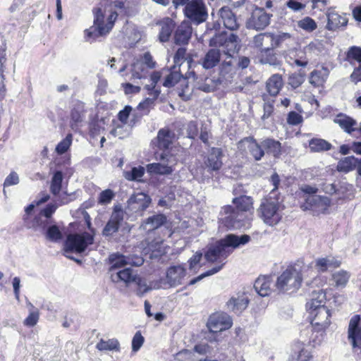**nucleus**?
<instances>
[{
  "label": "nucleus",
  "mask_w": 361,
  "mask_h": 361,
  "mask_svg": "<svg viewBox=\"0 0 361 361\" xmlns=\"http://www.w3.org/2000/svg\"><path fill=\"white\" fill-rule=\"evenodd\" d=\"M166 221V217L164 214H155L147 218L142 224L144 230L151 231L159 228Z\"/></svg>",
  "instance_id": "c9c22d12"
},
{
  "label": "nucleus",
  "mask_w": 361,
  "mask_h": 361,
  "mask_svg": "<svg viewBox=\"0 0 361 361\" xmlns=\"http://www.w3.org/2000/svg\"><path fill=\"white\" fill-rule=\"evenodd\" d=\"M222 157L223 153L220 148L212 147L204 162L207 171H219L223 165Z\"/></svg>",
  "instance_id": "412c9836"
},
{
  "label": "nucleus",
  "mask_w": 361,
  "mask_h": 361,
  "mask_svg": "<svg viewBox=\"0 0 361 361\" xmlns=\"http://www.w3.org/2000/svg\"><path fill=\"white\" fill-rule=\"evenodd\" d=\"M174 27V25L171 20L168 19L164 22L159 32V40L162 42H167L169 39L172 30Z\"/></svg>",
  "instance_id": "864d4df0"
},
{
  "label": "nucleus",
  "mask_w": 361,
  "mask_h": 361,
  "mask_svg": "<svg viewBox=\"0 0 361 361\" xmlns=\"http://www.w3.org/2000/svg\"><path fill=\"white\" fill-rule=\"evenodd\" d=\"M327 24L326 28L330 31H336L344 27L348 24V18L345 15H341L334 10H329L327 13Z\"/></svg>",
  "instance_id": "4be33fe9"
},
{
  "label": "nucleus",
  "mask_w": 361,
  "mask_h": 361,
  "mask_svg": "<svg viewBox=\"0 0 361 361\" xmlns=\"http://www.w3.org/2000/svg\"><path fill=\"white\" fill-rule=\"evenodd\" d=\"M136 272L130 268H123L111 274V279L114 283H123L126 286L131 284L135 279Z\"/></svg>",
  "instance_id": "b1692460"
},
{
  "label": "nucleus",
  "mask_w": 361,
  "mask_h": 361,
  "mask_svg": "<svg viewBox=\"0 0 361 361\" xmlns=\"http://www.w3.org/2000/svg\"><path fill=\"white\" fill-rule=\"evenodd\" d=\"M219 13L224 26L227 29L235 30L238 28L239 24L237 21V18L229 8H221Z\"/></svg>",
  "instance_id": "7c9ffc66"
},
{
  "label": "nucleus",
  "mask_w": 361,
  "mask_h": 361,
  "mask_svg": "<svg viewBox=\"0 0 361 361\" xmlns=\"http://www.w3.org/2000/svg\"><path fill=\"white\" fill-rule=\"evenodd\" d=\"M159 160L163 163H152L146 166V170L149 174L169 175L173 169L172 165L175 164L173 157L165 152L159 155Z\"/></svg>",
  "instance_id": "4468645a"
},
{
  "label": "nucleus",
  "mask_w": 361,
  "mask_h": 361,
  "mask_svg": "<svg viewBox=\"0 0 361 361\" xmlns=\"http://www.w3.org/2000/svg\"><path fill=\"white\" fill-rule=\"evenodd\" d=\"M309 312L312 330L320 332L328 328L331 323L329 319L331 314L326 307H319V308Z\"/></svg>",
  "instance_id": "9b49d317"
},
{
  "label": "nucleus",
  "mask_w": 361,
  "mask_h": 361,
  "mask_svg": "<svg viewBox=\"0 0 361 361\" xmlns=\"http://www.w3.org/2000/svg\"><path fill=\"white\" fill-rule=\"evenodd\" d=\"M85 104L77 101L73 104L70 115V126L72 130L77 131L82 126L85 118Z\"/></svg>",
  "instance_id": "aec40b11"
},
{
  "label": "nucleus",
  "mask_w": 361,
  "mask_h": 361,
  "mask_svg": "<svg viewBox=\"0 0 361 361\" xmlns=\"http://www.w3.org/2000/svg\"><path fill=\"white\" fill-rule=\"evenodd\" d=\"M235 208L231 205L225 206L221 212L220 220L228 228H240L245 226L246 216L244 212L253 210L252 198L242 195L233 199Z\"/></svg>",
  "instance_id": "7ed1b4c3"
},
{
  "label": "nucleus",
  "mask_w": 361,
  "mask_h": 361,
  "mask_svg": "<svg viewBox=\"0 0 361 361\" xmlns=\"http://www.w3.org/2000/svg\"><path fill=\"white\" fill-rule=\"evenodd\" d=\"M271 15L267 13L263 8H256L247 20L246 26L249 29L256 30H264L270 23Z\"/></svg>",
  "instance_id": "2eb2a0df"
},
{
  "label": "nucleus",
  "mask_w": 361,
  "mask_h": 361,
  "mask_svg": "<svg viewBox=\"0 0 361 361\" xmlns=\"http://www.w3.org/2000/svg\"><path fill=\"white\" fill-rule=\"evenodd\" d=\"M332 145L321 138H312L309 141V147L312 152H322L331 149Z\"/></svg>",
  "instance_id": "79ce46f5"
},
{
  "label": "nucleus",
  "mask_w": 361,
  "mask_h": 361,
  "mask_svg": "<svg viewBox=\"0 0 361 361\" xmlns=\"http://www.w3.org/2000/svg\"><path fill=\"white\" fill-rule=\"evenodd\" d=\"M148 94L152 97L145 99L142 102H140L138 105V109L143 111V114H147L149 110L153 108L154 101L157 99L160 94V90H154V92H148Z\"/></svg>",
  "instance_id": "de8ad7c7"
},
{
  "label": "nucleus",
  "mask_w": 361,
  "mask_h": 361,
  "mask_svg": "<svg viewBox=\"0 0 361 361\" xmlns=\"http://www.w3.org/2000/svg\"><path fill=\"white\" fill-rule=\"evenodd\" d=\"M96 348L99 351L110 350L120 351V343L116 338L108 340L101 339L96 345Z\"/></svg>",
  "instance_id": "c03bdc74"
},
{
  "label": "nucleus",
  "mask_w": 361,
  "mask_h": 361,
  "mask_svg": "<svg viewBox=\"0 0 361 361\" xmlns=\"http://www.w3.org/2000/svg\"><path fill=\"white\" fill-rule=\"evenodd\" d=\"M305 81V75L300 73H294L288 78V85L295 89L300 87Z\"/></svg>",
  "instance_id": "680f3d73"
},
{
  "label": "nucleus",
  "mask_w": 361,
  "mask_h": 361,
  "mask_svg": "<svg viewBox=\"0 0 361 361\" xmlns=\"http://www.w3.org/2000/svg\"><path fill=\"white\" fill-rule=\"evenodd\" d=\"M157 282V281H152L151 284L147 285V281L138 276L137 274L135 275V279L133 280V283H135L137 288V294L140 296L144 295L152 289H154L153 285Z\"/></svg>",
  "instance_id": "3c124183"
},
{
  "label": "nucleus",
  "mask_w": 361,
  "mask_h": 361,
  "mask_svg": "<svg viewBox=\"0 0 361 361\" xmlns=\"http://www.w3.org/2000/svg\"><path fill=\"white\" fill-rule=\"evenodd\" d=\"M23 221L26 228L43 233L53 221L52 219L44 217L40 213L35 217L25 216Z\"/></svg>",
  "instance_id": "6ab92c4d"
},
{
  "label": "nucleus",
  "mask_w": 361,
  "mask_h": 361,
  "mask_svg": "<svg viewBox=\"0 0 361 361\" xmlns=\"http://www.w3.org/2000/svg\"><path fill=\"white\" fill-rule=\"evenodd\" d=\"M187 78L188 79L192 78L196 81V87L197 89L202 90L205 92H210L215 90L216 84L214 80L209 78H205L204 81L202 79L198 80L196 73L194 71H189Z\"/></svg>",
  "instance_id": "2f4dec72"
},
{
  "label": "nucleus",
  "mask_w": 361,
  "mask_h": 361,
  "mask_svg": "<svg viewBox=\"0 0 361 361\" xmlns=\"http://www.w3.org/2000/svg\"><path fill=\"white\" fill-rule=\"evenodd\" d=\"M326 299L325 293L322 290L314 292L310 302L306 305V307L309 312L319 308V307H326L324 302Z\"/></svg>",
  "instance_id": "a19ab883"
},
{
  "label": "nucleus",
  "mask_w": 361,
  "mask_h": 361,
  "mask_svg": "<svg viewBox=\"0 0 361 361\" xmlns=\"http://www.w3.org/2000/svg\"><path fill=\"white\" fill-rule=\"evenodd\" d=\"M360 320V315H353L350 319L348 328V340L352 346L353 351L357 355H361Z\"/></svg>",
  "instance_id": "9d476101"
},
{
  "label": "nucleus",
  "mask_w": 361,
  "mask_h": 361,
  "mask_svg": "<svg viewBox=\"0 0 361 361\" xmlns=\"http://www.w3.org/2000/svg\"><path fill=\"white\" fill-rule=\"evenodd\" d=\"M271 40V34L269 32H264L255 36L252 42L254 47L259 49L260 51L265 49V51L267 52L270 48Z\"/></svg>",
  "instance_id": "4c0bfd02"
},
{
  "label": "nucleus",
  "mask_w": 361,
  "mask_h": 361,
  "mask_svg": "<svg viewBox=\"0 0 361 361\" xmlns=\"http://www.w3.org/2000/svg\"><path fill=\"white\" fill-rule=\"evenodd\" d=\"M145 169L143 166H139L133 167L129 171H124V177L128 180L140 181V178L143 176Z\"/></svg>",
  "instance_id": "6e6d98bb"
},
{
  "label": "nucleus",
  "mask_w": 361,
  "mask_h": 361,
  "mask_svg": "<svg viewBox=\"0 0 361 361\" xmlns=\"http://www.w3.org/2000/svg\"><path fill=\"white\" fill-rule=\"evenodd\" d=\"M183 13L196 25L205 22L208 18L207 7L203 0H191L184 7Z\"/></svg>",
  "instance_id": "1a4fd4ad"
},
{
  "label": "nucleus",
  "mask_w": 361,
  "mask_h": 361,
  "mask_svg": "<svg viewBox=\"0 0 361 361\" xmlns=\"http://www.w3.org/2000/svg\"><path fill=\"white\" fill-rule=\"evenodd\" d=\"M238 148L240 150H248L251 156L256 161H259L264 156L263 146L259 145L252 137H247L238 143Z\"/></svg>",
  "instance_id": "a211bd4d"
},
{
  "label": "nucleus",
  "mask_w": 361,
  "mask_h": 361,
  "mask_svg": "<svg viewBox=\"0 0 361 361\" xmlns=\"http://www.w3.org/2000/svg\"><path fill=\"white\" fill-rule=\"evenodd\" d=\"M283 85V82L281 75L274 74L271 75L267 82V90L270 95L276 96L280 92Z\"/></svg>",
  "instance_id": "e433bc0d"
},
{
  "label": "nucleus",
  "mask_w": 361,
  "mask_h": 361,
  "mask_svg": "<svg viewBox=\"0 0 361 361\" xmlns=\"http://www.w3.org/2000/svg\"><path fill=\"white\" fill-rule=\"evenodd\" d=\"M262 145L267 150V152L278 158L281 154V144L280 142L272 139L267 138L262 142Z\"/></svg>",
  "instance_id": "58836bf2"
},
{
  "label": "nucleus",
  "mask_w": 361,
  "mask_h": 361,
  "mask_svg": "<svg viewBox=\"0 0 361 361\" xmlns=\"http://www.w3.org/2000/svg\"><path fill=\"white\" fill-rule=\"evenodd\" d=\"M345 61L353 64L354 62L361 63V47L352 46L345 53Z\"/></svg>",
  "instance_id": "603ef678"
},
{
  "label": "nucleus",
  "mask_w": 361,
  "mask_h": 361,
  "mask_svg": "<svg viewBox=\"0 0 361 361\" xmlns=\"http://www.w3.org/2000/svg\"><path fill=\"white\" fill-rule=\"evenodd\" d=\"M187 276V270L182 264L171 265L166 271V277L153 285L154 289H167L182 285Z\"/></svg>",
  "instance_id": "0eeeda50"
},
{
  "label": "nucleus",
  "mask_w": 361,
  "mask_h": 361,
  "mask_svg": "<svg viewBox=\"0 0 361 361\" xmlns=\"http://www.w3.org/2000/svg\"><path fill=\"white\" fill-rule=\"evenodd\" d=\"M357 159L354 157H346L341 159L337 164V170L343 173H348L354 169Z\"/></svg>",
  "instance_id": "a18cd8bd"
},
{
  "label": "nucleus",
  "mask_w": 361,
  "mask_h": 361,
  "mask_svg": "<svg viewBox=\"0 0 361 361\" xmlns=\"http://www.w3.org/2000/svg\"><path fill=\"white\" fill-rule=\"evenodd\" d=\"M290 38V35L288 33H282L278 35H274L271 34V41L270 44V48L273 49L277 47H279L280 44L286 39Z\"/></svg>",
  "instance_id": "338daca9"
},
{
  "label": "nucleus",
  "mask_w": 361,
  "mask_h": 361,
  "mask_svg": "<svg viewBox=\"0 0 361 361\" xmlns=\"http://www.w3.org/2000/svg\"><path fill=\"white\" fill-rule=\"evenodd\" d=\"M232 326V319L226 313L212 314L207 322V327L212 332H219L228 329Z\"/></svg>",
  "instance_id": "f3484780"
},
{
  "label": "nucleus",
  "mask_w": 361,
  "mask_h": 361,
  "mask_svg": "<svg viewBox=\"0 0 361 361\" xmlns=\"http://www.w3.org/2000/svg\"><path fill=\"white\" fill-rule=\"evenodd\" d=\"M109 262L111 264L109 270L113 273L121 268H123L126 265L141 266L144 259L142 257L137 255L125 256L121 254L114 253L109 256Z\"/></svg>",
  "instance_id": "f8f14e48"
},
{
  "label": "nucleus",
  "mask_w": 361,
  "mask_h": 361,
  "mask_svg": "<svg viewBox=\"0 0 361 361\" xmlns=\"http://www.w3.org/2000/svg\"><path fill=\"white\" fill-rule=\"evenodd\" d=\"M331 204V200L327 197L320 195H310L306 199V202L302 206L304 210L312 211L315 214L325 212Z\"/></svg>",
  "instance_id": "dca6fc26"
},
{
  "label": "nucleus",
  "mask_w": 361,
  "mask_h": 361,
  "mask_svg": "<svg viewBox=\"0 0 361 361\" xmlns=\"http://www.w3.org/2000/svg\"><path fill=\"white\" fill-rule=\"evenodd\" d=\"M174 135V133L168 128L160 129L156 140H153L152 143L156 145L160 149H168L173 142Z\"/></svg>",
  "instance_id": "c85d7f7f"
},
{
  "label": "nucleus",
  "mask_w": 361,
  "mask_h": 361,
  "mask_svg": "<svg viewBox=\"0 0 361 361\" xmlns=\"http://www.w3.org/2000/svg\"><path fill=\"white\" fill-rule=\"evenodd\" d=\"M250 240V237L248 235L238 236L228 234L216 243L210 245L204 253V257L208 262H216L217 266H221L222 268L226 259L233 250L245 245Z\"/></svg>",
  "instance_id": "f03ea898"
},
{
  "label": "nucleus",
  "mask_w": 361,
  "mask_h": 361,
  "mask_svg": "<svg viewBox=\"0 0 361 361\" xmlns=\"http://www.w3.org/2000/svg\"><path fill=\"white\" fill-rule=\"evenodd\" d=\"M123 219V212L121 209H114L110 219L103 229L104 235H111L118 231L119 226Z\"/></svg>",
  "instance_id": "5701e85b"
},
{
  "label": "nucleus",
  "mask_w": 361,
  "mask_h": 361,
  "mask_svg": "<svg viewBox=\"0 0 361 361\" xmlns=\"http://www.w3.org/2000/svg\"><path fill=\"white\" fill-rule=\"evenodd\" d=\"M27 306L29 307V314L25 319L23 324L28 327H32L35 326L39 321V312L31 302H28Z\"/></svg>",
  "instance_id": "09e8293b"
},
{
  "label": "nucleus",
  "mask_w": 361,
  "mask_h": 361,
  "mask_svg": "<svg viewBox=\"0 0 361 361\" xmlns=\"http://www.w3.org/2000/svg\"><path fill=\"white\" fill-rule=\"evenodd\" d=\"M109 11H106L104 8V4H99L93 9V25L84 32L86 41L91 42L109 34L116 20L115 13L111 12V10Z\"/></svg>",
  "instance_id": "20e7f679"
},
{
  "label": "nucleus",
  "mask_w": 361,
  "mask_h": 361,
  "mask_svg": "<svg viewBox=\"0 0 361 361\" xmlns=\"http://www.w3.org/2000/svg\"><path fill=\"white\" fill-rule=\"evenodd\" d=\"M125 124H118L114 128L111 130V134L120 139H123L129 135V130L124 128Z\"/></svg>",
  "instance_id": "774afa93"
},
{
  "label": "nucleus",
  "mask_w": 361,
  "mask_h": 361,
  "mask_svg": "<svg viewBox=\"0 0 361 361\" xmlns=\"http://www.w3.org/2000/svg\"><path fill=\"white\" fill-rule=\"evenodd\" d=\"M44 233L48 240L54 243L60 241L63 238L62 233L59 228L56 225L52 224V223L49 224Z\"/></svg>",
  "instance_id": "8fccbe9b"
},
{
  "label": "nucleus",
  "mask_w": 361,
  "mask_h": 361,
  "mask_svg": "<svg viewBox=\"0 0 361 361\" xmlns=\"http://www.w3.org/2000/svg\"><path fill=\"white\" fill-rule=\"evenodd\" d=\"M210 46L222 48L224 53L228 56V61H224L221 66L220 75L226 81H231L236 75L237 68L232 55L237 52L240 47L238 37L233 33L222 32L216 34L210 39Z\"/></svg>",
  "instance_id": "f257e3e1"
},
{
  "label": "nucleus",
  "mask_w": 361,
  "mask_h": 361,
  "mask_svg": "<svg viewBox=\"0 0 361 361\" xmlns=\"http://www.w3.org/2000/svg\"><path fill=\"white\" fill-rule=\"evenodd\" d=\"M169 72L165 76L163 85L166 87H173L181 78L182 75L180 73L179 68L173 66L171 69L166 71Z\"/></svg>",
  "instance_id": "37998d69"
},
{
  "label": "nucleus",
  "mask_w": 361,
  "mask_h": 361,
  "mask_svg": "<svg viewBox=\"0 0 361 361\" xmlns=\"http://www.w3.org/2000/svg\"><path fill=\"white\" fill-rule=\"evenodd\" d=\"M350 276V274L344 270L336 271L332 276L336 286L342 288L346 286Z\"/></svg>",
  "instance_id": "5fc2aeb1"
},
{
  "label": "nucleus",
  "mask_w": 361,
  "mask_h": 361,
  "mask_svg": "<svg viewBox=\"0 0 361 361\" xmlns=\"http://www.w3.org/2000/svg\"><path fill=\"white\" fill-rule=\"evenodd\" d=\"M220 61V51L216 49H210L205 55L202 66L205 69H209L218 64Z\"/></svg>",
  "instance_id": "ea45409f"
},
{
  "label": "nucleus",
  "mask_w": 361,
  "mask_h": 361,
  "mask_svg": "<svg viewBox=\"0 0 361 361\" xmlns=\"http://www.w3.org/2000/svg\"><path fill=\"white\" fill-rule=\"evenodd\" d=\"M192 35V27L189 21H183L177 27L174 34L175 43L177 44H187Z\"/></svg>",
  "instance_id": "393cba45"
},
{
  "label": "nucleus",
  "mask_w": 361,
  "mask_h": 361,
  "mask_svg": "<svg viewBox=\"0 0 361 361\" xmlns=\"http://www.w3.org/2000/svg\"><path fill=\"white\" fill-rule=\"evenodd\" d=\"M94 243V236L88 232L72 233L67 236L64 244L66 252L82 253Z\"/></svg>",
  "instance_id": "6e6552de"
},
{
  "label": "nucleus",
  "mask_w": 361,
  "mask_h": 361,
  "mask_svg": "<svg viewBox=\"0 0 361 361\" xmlns=\"http://www.w3.org/2000/svg\"><path fill=\"white\" fill-rule=\"evenodd\" d=\"M302 282L301 270L296 267H288L277 277L275 286L280 293L291 294L299 290Z\"/></svg>",
  "instance_id": "39448f33"
},
{
  "label": "nucleus",
  "mask_w": 361,
  "mask_h": 361,
  "mask_svg": "<svg viewBox=\"0 0 361 361\" xmlns=\"http://www.w3.org/2000/svg\"><path fill=\"white\" fill-rule=\"evenodd\" d=\"M329 69L325 66L314 69L310 73L309 82L316 87H323L329 78Z\"/></svg>",
  "instance_id": "a878e982"
},
{
  "label": "nucleus",
  "mask_w": 361,
  "mask_h": 361,
  "mask_svg": "<svg viewBox=\"0 0 361 361\" xmlns=\"http://www.w3.org/2000/svg\"><path fill=\"white\" fill-rule=\"evenodd\" d=\"M341 262L333 257L318 258L315 260V267L319 272H324L329 268H337Z\"/></svg>",
  "instance_id": "72a5a7b5"
},
{
  "label": "nucleus",
  "mask_w": 361,
  "mask_h": 361,
  "mask_svg": "<svg viewBox=\"0 0 361 361\" xmlns=\"http://www.w3.org/2000/svg\"><path fill=\"white\" fill-rule=\"evenodd\" d=\"M148 251H152L151 257H157L164 253V249L163 247L162 240H159L156 243H150L147 248Z\"/></svg>",
  "instance_id": "0e129e2a"
},
{
  "label": "nucleus",
  "mask_w": 361,
  "mask_h": 361,
  "mask_svg": "<svg viewBox=\"0 0 361 361\" xmlns=\"http://www.w3.org/2000/svg\"><path fill=\"white\" fill-rule=\"evenodd\" d=\"M100 4H104V8L106 11L111 10V12L115 13L116 18L119 15L126 16L128 14V6L126 5V0H103Z\"/></svg>",
  "instance_id": "bb28decb"
},
{
  "label": "nucleus",
  "mask_w": 361,
  "mask_h": 361,
  "mask_svg": "<svg viewBox=\"0 0 361 361\" xmlns=\"http://www.w3.org/2000/svg\"><path fill=\"white\" fill-rule=\"evenodd\" d=\"M114 192L110 190L106 189L100 192L98 197V203L100 204H109L114 197Z\"/></svg>",
  "instance_id": "69168bd1"
},
{
  "label": "nucleus",
  "mask_w": 361,
  "mask_h": 361,
  "mask_svg": "<svg viewBox=\"0 0 361 361\" xmlns=\"http://www.w3.org/2000/svg\"><path fill=\"white\" fill-rule=\"evenodd\" d=\"M334 122L338 124L345 133L351 134L357 130V123L353 118L344 114H338L334 119Z\"/></svg>",
  "instance_id": "c756f323"
},
{
  "label": "nucleus",
  "mask_w": 361,
  "mask_h": 361,
  "mask_svg": "<svg viewBox=\"0 0 361 361\" xmlns=\"http://www.w3.org/2000/svg\"><path fill=\"white\" fill-rule=\"evenodd\" d=\"M324 50L323 44L319 40H314L300 50V53L305 56L309 60L319 56Z\"/></svg>",
  "instance_id": "473e14b6"
},
{
  "label": "nucleus",
  "mask_w": 361,
  "mask_h": 361,
  "mask_svg": "<svg viewBox=\"0 0 361 361\" xmlns=\"http://www.w3.org/2000/svg\"><path fill=\"white\" fill-rule=\"evenodd\" d=\"M186 49L185 48H179L173 57L174 66L179 68L184 61H187L188 66H190L192 59L190 58L185 57Z\"/></svg>",
  "instance_id": "13d9d810"
},
{
  "label": "nucleus",
  "mask_w": 361,
  "mask_h": 361,
  "mask_svg": "<svg viewBox=\"0 0 361 361\" xmlns=\"http://www.w3.org/2000/svg\"><path fill=\"white\" fill-rule=\"evenodd\" d=\"M257 212L264 223L270 226L278 224L282 219V208L275 196L268 195L262 199Z\"/></svg>",
  "instance_id": "423d86ee"
},
{
  "label": "nucleus",
  "mask_w": 361,
  "mask_h": 361,
  "mask_svg": "<svg viewBox=\"0 0 361 361\" xmlns=\"http://www.w3.org/2000/svg\"><path fill=\"white\" fill-rule=\"evenodd\" d=\"M271 281L269 277H259L255 282L254 288L256 292L262 297L269 295L271 292Z\"/></svg>",
  "instance_id": "f704fd0d"
},
{
  "label": "nucleus",
  "mask_w": 361,
  "mask_h": 361,
  "mask_svg": "<svg viewBox=\"0 0 361 361\" xmlns=\"http://www.w3.org/2000/svg\"><path fill=\"white\" fill-rule=\"evenodd\" d=\"M151 203V198L143 192H138L130 196L128 200L126 212L142 216L143 212Z\"/></svg>",
  "instance_id": "ddd939ff"
},
{
  "label": "nucleus",
  "mask_w": 361,
  "mask_h": 361,
  "mask_svg": "<svg viewBox=\"0 0 361 361\" xmlns=\"http://www.w3.org/2000/svg\"><path fill=\"white\" fill-rule=\"evenodd\" d=\"M259 57V61L263 64L275 65L276 63V58L272 48H269L267 52L265 49L261 51Z\"/></svg>",
  "instance_id": "bf43d9fd"
},
{
  "label": "nucleus",
  "mask_w": 361,
  "mask_h": 361,
  "mask_svg": "<svg viewBox=\"0 0 361 361\" xmlns=\"http://www.w3.org/2000/svg\"><path fill=\"white\" fill-rule=\"evenodd\" d=\"M62 181V172L59 171L55 172L51 180L50 191L56 197H61Z\"/></svg>",
  "instance_id": "49530a36"
},
{
  "label": "nucleus",
  "mask_w": 361,
  "mask_h": 361,
  "mask_svg": "<svg viewBox=\"0 0 361 361\" xmlns=\"http://www.w3.org/2000/svg\"><path fill=\"white\" fill-rule=\"evenodd\" d=\"M298 26L308 32L314 31L317 27L316 22L310 17H305L299 20L298 22Z\"/></svg>",
  "instance_id": "052dcab7"
},
{
  "label": "nucleus",
  "mask_w": 361,
  "mask_h": 361,
  "mask_svg": "<svg viewBox=\"0 0 361 361\" xmlns=\"http://www.w3.org/2000/svg\"><path fill=\"white\" fill-rule=\"evenodd\" d=\"M165 71L163 70L162 72H158V71H154L152 73L151 75V77H150V80H151V84L150 85H146L145 86V88L148 91V92H154V90H159V89H157L156 88V85L157 84V82L159 81L162 74L164 73Z\"/></svg>",
  "instance_id": "e2e57ef3"
},
{
  "label": "nucleus",
  "mask_w": 361,
  "mask_h": 361,
  "mask_svg": "<svg viewBox=\"0 0 361 361\" xmlns=\"http://www.w3.org/2000/svg\"><path fill=\"white\" fill-rule=\"evenodd\" d=\"M73 142L72 134H68L64 139H63L56 147L55 152L61 155L66 153L70 148Z\"/></svg>",
  "instance_id": "4d7b16f0"
},
{
  "label": "nucleus",
  "mask_w": 361,
  "mask_h": 361,
  "mask_svg": "<svg viewBox=\"0 0 361 361\" xmlns=\"http://www.w3.org/2000/svg\"><path fill=\"white\" fill-rule=\"evenodd\" d=\"M248 302L249 300L244 294H238L231 297L226 305L229 310L240 314L247 308Z\"/></svg>",
  "instance_id": "cd10ccee"
}]
</instances>
